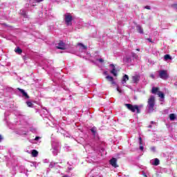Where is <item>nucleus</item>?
<instances>
[{
	"instance_id": "18",
	"label": "nucleus",
	"mask_w": 177,
	"mask_h": 177,
	"mask_svg": "<svg viewBox=\"0 0 177 177\" xmlns=\"http://www.w3.org/2000/svg\"><path fill=\"white\" fill-rule=\"evenodd\" d=\"M32 156L33 157H38V151L33 149L32 151Z\"/></svg>"
},
{
	"instance_id": "26",
	"label": "nucleus",
	"mask_w": 177,
	"mask_h": 177,
	"mask_svg": "<svg viewBox=\"0 0 177 177\" xmlns=\"http://www.w3.org/2000/svg\"><path fill=\"white\" fill-rule=\"evenodd\" d=\"M171 8H174V9H177V3L172 4Z\"/></svg>"
},
{
	"instance_id": "5",
	"label": "nucleus",
	"mask_w": 177,
	"mask_h": 177,
	"mask_svg": "<svg viewBox=\"0 0 177 177\" xmlns=\"http://www.w3.org/2000/svg\"><path fill=\"white\" fill-rule=\"evenodd\" d=\"M57 49H60L61 50H65L66 44L64 43L63 41H59L58 43V46H57Z\"/></svg>"
},
{
	"instance_id": "32",
	"label": "nucleus",
	"mask_w": 177,
	"mask_h": 177,
	"mask_svg": "<svg viewBox=\"0 0 177 177\" xmlns=\"http://www.w3.org/2000/svg\"><path fill=\"white\" fill-rule=\"evenodd\" d=\"M117 91H118V92H119V93H121V92H122L121 90H120V88H118V87L117 88Z\"/></svg>"
},
{
	"instance_id": "6",
	"label": "nucleus",
	"mask_w": 177,
	"mask_h": 177,
	"mask_svg": "<svg viewBox=\"0 0 177 177\" xmlns=\"http://www.w3.org/2000/svg\"><path fill=\"white\" fill-rule=\"evenodd\" d=\"M109 164H111L113 168H118V165H117V158H112L109 160Z\"/></svg>"
},
{
	"instance_id": "9",
	"label": "nucleus",
	"mask_w": 177,
	"mask_h": 177,
	"mask_svg": "<svg viewBox=\"0 0 177 177\" xmlns=\"http://www.w3.org/2000/svg\"><path fill=\"white\" fill-rule=\"evenodd\" d=\"M111 67H113V69L111 71V73L114 75V77H117V71L115 70V66L114 64H111Z\"/></svg>"
},
{
	"instance_id": "34",
	"label": "nucleus",
	"mask_w": 177,
	"mask_h": 177,
	"mask_svg": "<svg viewBox=\"0 0 177 177\" xmlns=\"http://www.w3.org/2000/svg\"><path fill=\"white\" fill-rule=\"evenodd\" d=\"M147 41H149V42H153V41H151V39H150V38H148V39H147Z\"/></svg>"
},
{
	"instance_id": "13",
	"label": "nucleus",
	"mask_w": 177,
	"mask_h": 177,
	"mask_svg": "<svg viewBox=\"0 0 177 177\" xmlns=\"http://www.w3.org/2000/svg\"><path fill=\"white\" fill-rule=\"evenodd\" d=\"M15 53L18 55H21V53H23V50H21L20 47H17V48L15 49Z\"/></svg>"
},
{
	"instance_id": "36",
	"label": "nucleus",
	"mask_w": 177,
	"mask_h": 177,
	"mask_svg": "<svg viewBox=\"0 0 177 177\" xmlns=\"http://www.w3.org/2000/svg\"><path fill=\"white\" fill-rule=\"evenodd\" d=\"M136 50H137L138 52H140V48H137Z\"/></svg>"
},
{
	"instance_id": "43",
	"label": "nucleus",
	"mask_w": 177,
	"mask_h": 177,
	"mask_svg": "<svg viewBox=\"0 0 177 177\" xmlns=\"http://www.w3.org/2000/svg\"><path fill=\"white\" fill-rule=\"evenodd\" d=\"M139 142H140V140H139Z\"/></svg>"
},
{
	"instance_id": "16",
	"label": "nucleus",
	"mask_w": 177,
	"mask_h": 177,
	"mask_svg": "<svg viewBox=\"0 0 177 177\" xmlns=\"http://www.w3.org/2000/svg\"><path fill=\"white\" fill-rule=\"evenodd\" d=\"M152 165H155L156 167H157V165H160V160L158 158H155Z\"/></svg>"
},
{
	"instance_id": "39",
	"label": "nucleus",
	"mask_w": 177,
	"mask_h": 177,
	"mask_svg": "<svg viewBox=\"0 0 177 177\" xmlns=\"http://www.w3.org/2000/svg\"><path fill=\"white\" fill-rule=\"evenodd\" d=\"M152 127V126L151 125H149V127H148V128H151Z\"/></svg>"
},
{
	"instance_id": "17",
	"label": "nucleus",
	"mask_w": 177,
	"mask_h": 177,
	"mask_svg": "<svg viewBox=\"0 0 177 177\" xmlns=\"http://www.w3.org/2000/svg\"><path fill=\"white\" fill-rule=\"evenodd\" d=\"M176 115H175V113H171L169 115V119L171 121H174V120H176Z\"/></svg>"
},
{
	"instance_id": "1",
	"label": "nucleus",
	"mask_w": 177,
	"mask_h": 177,
	"mask_svg": "<svg viewBox=\"0 0 177 177\" xmlns=\"http://www.w3.org/2000/svg\"><path fill=\"white\" fill-rule=\"evenodd\" d=\"M148 109L150 113L154 111V106L156 105V97L154 95H151L148 99Z\"/></svg>"
},
{
	"instance_id": "22",
	"label": "nucleus",
	"mask_w": 177,
	"mask_h": 177,
	"mask_svg": "<svg viewBox=\"0 0 177 177\" xmlns=\"http://www.w3.org/2000/svg\"><path fill=\"white\" fill-rule=\"evenodd\" d=\"M91 131L92 132V133L95 136L96 135V127H93L91 129Z\"/></svg>"
},
{
	"instance_id": "38",
	"label": "nucleus",
	"mask_w": 177,
	"mask_h": 177,
	"mask_svg": "<svg viewBox=\"0 0 177 177\" xmlns=\"http://www.w3.org/2000/svg\"><path fill=\"white\" fill-rule=\"evenodd\" d=\"M62 177H68V176L65 175V176H63Z\"/></svg>"
},
{
	"instance_id": "31",
	"label": "nucleus",
	"mask_w": 177,
	"mask_h": 177,
	"mask_svg": "<svg viewBox=\"0 0 177 177\" xmlns=\"http://www.w3.org/2000/svg\"><path fill=\"white\" fill-rule=\"evenodd\" d=\"M143 145H140V150H142V151H143Z\"/></svg>"
},
{
	"instance_id": "7",
	"label": "nucleus",
	"mask_w": 177,
	"mask_h": 177,
	"mask_svg": "<svg viewBox=\"0 0 177 177\" xmlns=\"http://www.w3.org/2000/svg\"><path fill=\"white\" fill-rule=\"evenodd\" d=\"M132 82L133 84H138L139 81H140V75H135L134 76H132Z\"/></svg>"
},
{
	"instance_id": "40",
	"label": "nucleus",
	"mask_w": 177,
	"mask_h": 177,
	"mask_svg": "<svg viewBox=\"0 0 177 177\" xmlns=\"http://www.w3.org/2000/svg\"><path fill=\"white\" fill-rule=\"evenodd\" d=\"M145 177H147V175H145Z\"/></svg>"
},
{
	"instance_id": "21",
	"label": "nucleus",
	"mask_w": 177,
	"mask_h": 177,
	"mask_svg": "<svg viewBox=\"0 0 177 177\" xmlns=\"http://www.w3.org/2000/svg\"><path fill=\"white\" fill-rule=\"evenodd\" d=\"M164 59H165V60H171V59H172V57H171V55L167 54L164 56Z\"/></svg>"
},
{
	"instance_id": "24",
	"label": "nucleus",
	"mask_w": 177,
	"mask_h": 177,
	"mask_svg": "<svg viewBox=\"0 0 177 177\" xmlns=\"http://www.w3.org/2000/svg\"><path fill=\"white\" fill-rule=\"evenodd\" d=\"M21 15L22 16H24V17L27 18V13L26 12V11L23 10Z\"/></svg>"
},
{
	"instance_id": "10",
	"label": "nucleus",
	"mask_w": 177,
	"mask_h": 177,
	"mask_svg": "<svg viewBox=\"0 0 177 177\" xmlns=\"http://www.w3.org/2000/svg\"><path fill=\"white\" fill-rule=\"evenodd\" d=\"M129 80V76L124 75L122 78V84H127V81Z\"/></svg>"
},
{
	"instance_id": "4",
	"label": "nucleus",
	"mask_w": 177,
	"mask_h": 177,
	"mask_svg": "<svg viewBox=\"0 0 177 177\" xmlns=\"http://www.w3.org/2000/svg\"><path fill=\"white\" fill-rule=\"evenodd\" d=\"M64 20H65V24L66 26H73V15L70 13H67L64 15Z\"/></svg>"
},
{
	"instance_id": "3",
	"label": "nucleus",
	"mask_w": 177,
	"mask_h": 177,
	"mask_svg": "<svg viewBox=\"0 0 177 177\" xmlns=\"http://www.w3.org/2000/svg\"><path fill=\"white\" fill-rule=\"evenodd\" d=\"M158 74L159 77L161 78V80H164L165 81H167V80L169 78V75L168 74V71L167 70L159 71Z\"/></svg>"
},
{
	"instance_id": "28",
	"label": "nucleus",
	"mask_w": 177,
	"mask_h": 177,
	"mask_svg": "<svg viewBox=\"0 0 177 177\" xmlns=\"http://www.w3.org/2000/svg\"><path fill=\"white\" fill-rule=\"evenodd\" d=\"M98 61L100 62V63H104V60L102 58H100Z\"/></svg>"
},
{
	"instance_id": "27",
	"label": "nucleus",
	"mask_w": 177,
	"mask_h": 177,
	"mask_svg": "<svg viewBox=\"0 0 177 177\" xmlns=\"http://www.w3.org/2000/svg\"><path fill=\"white\" fill-rule=\"evenodd\" d=\"M145 9H147L148 10H150V9H151V8L150 7V6H145Z\"/></svg>"
},
{
	"instance_id": "41",
	"label": "nucleus",
	"mask_w": 177,
	"mask_h": 177,
	"mask_svg": "<svg viewBox=\"0 0 177 177\" xmlns=\"http://www.w3.org/2000/svg\"><path fill=\"white\" fill-rule=\"evenodd\" d=\"M152 150H154V147H153V148H152Z\"/></svg>"
},
{
	"instance_id": "2",
	"label": "nucleus",
	"mask_w": 177,
	"mask_h": 177,
	"mask_svg": "<svg viewBox=\"0 0 177 177\" xmlns=\"http://www.w3.org/2000/svg\"><path fill=\"white\" fill-rule=\"evenodd\" d=\"M125 107L128 109L131 113H135L136 111L137 114H140V109H139V106L133 105L131 104H125Z\"/></svg>"
},
{
	"instance_id": "37",
	"label": "nucleus",
	"mask_w": 177,
	"mask_h": 177,
	"mask_svg": "<svg viewBox=\"0 0 177 177\" xmlns=\"http://www.w3.org/2000/svg\"><path fill=\"white\" fill-rule=\"evenodd\" d=\"M151 124H156L154 122L151 121Z\"/></svg>"
},
{
	"instance_id": "25",
	"label": "nucleus",
	"mask_w": 177,
	"mask_h": 177,
	"mask_svg": "<svg viewBox=\"0 0 177 177\" xmlns=\"http://www.w3.org/2000/svg\"><path fill=\"white\" fill-rule=\"evenodd\" d=\"M139 140H140V146H143V142L142 141V137H139Z\"/></svg>"
},
{
	"instance_id": "20",
	"label": "nucleus",
	"mask_w": 177,
	"mask_h": 177,
	"mask_svg": "<svg viewBox=\"0 0 177 177\" xmlns=\"http://www.w3.org/2000/svg\"><path fill=\"white\" fill-rule=\"evenodd\" d=\"M124 61L126 62V63H131V62H132V59L129 57H126L124 59Z\"/></svg>"
},
{
	"instance_id": "33",
	"label": "nucleus",
	"mask_w": 177,
	"mask_h": 177,
	"mask_svg": "<svg viewBox=\"0 0 177 177\" xmlns=\"http://www.w3.org/2000/svg\"><path fill=\"white\" fill-rule=\"evenodd\" d=\"M39 140V136L35 137V140Z\"/></svg>"
},
{
	"instance_id": "29",
	"label": "nucleus",
	"mask_w": 177,
	"mask_h": 177,
	"mask_svg": "<svg viewBox=\"0 0 177 177\" xmlns=\"http://www.w3.org/2000/svg\"><path fill=\"white\" fill-rule=\"evenodd\" d=\"M150 77L152 78V80H154V75L153 74H151L150 75Z\"/></svg>"
},
{
	"instance_id": "19",
	"label": "nucleus",
	"mask_w": 177,
	"mask_h": 177,
	"mask_svg": "<svg viewBox=\"0 0 177 177\" xmlns=\"http://www.w3.org/2000/svg\"><path fill=\"white\" fill-rule=\"evenodd\" d=\"M77 46H81L82 48V49H84V50L88 49V46L84 45L82 43H78Z\"/></svg>"
},
{
	"instance_id": "15",
	"label": "nucleus",
	"mask_w": 177,
	"mask_h": 177,
	"mask_svg": "<svg viewBox=\"0 0 177 177\" xmlns=\"http://www.w3.org/2000/svg\"><path fill=\"white\" fill-rule=\"evenodd\" d=\"M158 97H160V99H165V95L162 93V91H158Z\"/></svg>"
},
{
	"instance_id": "23",
	"label": "nucleus",
	"mask_w": 177,
	"mask_h": 177,
	"mask_svg": "<svg viewBox=\"0 0 177 177\" xmlns=\"http://www.w3.org/2000/svg\"><path fill=\"white\" fill-rule=\"evenodd\" d=\"M26 104H27L28 107H32V106H33L32 102H26Z\"/></svg>"
},
{
	"instance_id": "42",
	"label": "nucleus",
	"mask_w": 177,
	"mask_h": 177,
	"mask_svg": "<svg viewBox=\"0 0 177 177\" xmlns=\"http://www.w3.org/2000/svg\"><path fill=\"white\" fill-rule=\"evenodd\" d=\"M152 150H154V147H153V148H152Z\"/></svg>"
},
{
	"instance_id": "8",
	"label": "nucleus",
	"mask_w": 177,
	"mask_h": 177,
	"mask_svg": "<svg viewBox=\"0 0 177 177\" xmlns=\"http://www.w3.org/2000/svg\"><path fill=\"white\" fill-rule=\"evenodd\" d=\"M17 90L19 91V92H21V93H22L23 96H25V97H26V99H30V96H28V94H27V93H26V91H24V89L17 88Z\"/></svg>"
},
{
	"instance_id": "14",
	"label": "nucleus",
	"mask_w": 177,
	"mask_h": 177,
	"mask_svg": "<svg viewBox=\"0 0 177 177\" xmlns=\"http://www.w3.org/2000/svg\"><path fill=\"white\" fill-rule=\"evenodd\" d=\"M136 30L138 32H140V34H143V28L140 25H138L136 26Z\"/></svg>"
},
{
	"instance_id": "35",
	"label": "nucleus",
	"mask_w": 177,
	"mask_h": 177,
	"mask_svg": "<svg viewBox=\"0 0 177 177\" xmlns=\"http://www.w3.org/2000/svg\"><path fill=\"white\" fill-rule=\"evenodd\" d=\"M36 1V2H42V1H44V0H35Z\"/></svg>"
},
{
	"instance_id": "12",
	"label": "nucleus",
	"mask_w": 177,
	"mask_h": 177,
	"mask_svg": "<svg viewBox=\"0 0 177 177\" xmlns=\"http://www.w3.org/2000/svg\"><path fill=\"white\" fill-rule=\"evenodd\" d=\"M158 91H160V88L152 87L151 93H153V95H156V93H158V92H159Z\"/></svg>"
},
{
	"instance_id": "30",
	"label": "nucleus",
	"mask_w": 177,
	"mask_h": 177,
	"mask_svg": "<svg viewBox=\"0 0 177 177\" xmlns=\"http://www.w3.org/2000/svg\"><path fill=\"white\" fill-rule=\"evenodd\" d=\"M3 140V137H2L1 135H0V143L1 142H2Z\"/></svg>"
},
{
	"instance_id": "11",
	"label": "nucleus",
	"mask_w": 177,
	"mask_h": 177,
	"mask_svg": "<svg viewBox=\"0 0 177 177\" xmlns=\"http://www.w3.org/2000/svg\"><path fill=\"white\" fill-rule=\"evenodd\" d=\"M106 79L108 80V81H109V82H111L112 84V85H114V84H115V82H114V78L111 76H106Z\"/></svg>"
}]
</instances>
